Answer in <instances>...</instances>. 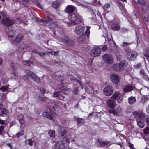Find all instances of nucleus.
I'll list each match as a JSON object with an SVG mask.
<instances>
[{
  "label": "nucleus",
  "mask_w": 149,
  "mask_h": 149,
  "mask_svg": "<svg viewBox=\"0 0 149 149\" xmlns=\"http://www.w3.org/2000/svg\"><path fill=\"white\" fill-rule=\"evenodd\" d=\"M61 109L58 106L55 105L53 106L50 107L47 110V112H44L43 116L53 120V118L50 115L48 112L51 115H57L58 113L61 111Z\"/></svg>",
  "instance_id": "f257e3e1"
},
{
  "label": "nucleus",
  "mask_w": 149,
  "mask_h": 149,
  "mask_svg": "<svg viewBox=\"0 0 149 149\" xmlns=\"http://www.w3.org/2000/svg\"><path fill=\"white\" fill-rule=\"evenodd\" d=\"M134 117L137 118V124L140 128H143L144 127L143 123V119L145 118V114L142 112H135L133 113Z\"/></svg>",
  "instance_id": "f03ea898"
},
{
  "label": "nucleus",
  "mask_w": 149,
  "mask_h": 149,
  "mask_svg": "<svg viewBox=\"0 0 149 149\" xmlns=\"http://www.w3.org/2000/svg\"><path fill=\"white\" fill-rule=\"evenodd\" d=\"M69 20L71 21V23L75 25L80 23L82 21L81 17L78 14L75 13L71 14L69 16Z\"/></svg>",
  "instance_id": "7ed1b4c3"
},
{
  "label": "nucleus",
  "mask_w": 149,
  "mask_h": 149,
  "mask_svg": "<svg viewBox=\"0 0 149 149\" xmlns=\"http://www.w3.org/2000/svg\"><path fill=\"white\" fill-rule=\"evenodd\" d=\"M69 140L68 138H64L62 141H58L55 144V149H65V144L68 143Z\"/></svg>",
  "instance_id": "20e7f679"
},
{
  "label": "nucleus",
  "mask_w": 149,
  "mask_h": 149,
  "mask_svg": "<svg viewBox=\"0 0 149 149\" xmlns=\"http://www.w3.org/2000/svg\"><path fill=\"white\" fill-rule=\"evenodd\" d=\"M113 88L111 86L108 85L105 86L103 89V94L106 96H110L113 94Z\"/></svg>",
  "instance_id": "39448f33"
},
{
  "label": "nucleus",
  "mask_w": 149,
  "mask_h": 149,
  "mask_svg": "<svg viewBox=\"0 0 149 149\" xmlns=\"http://www.w3.org/2000/svg\"><path fill=\"white\" fill-rule=\"evenodd\" d=\"M102 59L104 61L108 64L113 63V59L112 56L109 54H105L102 56Z\"/></svg>",
  "instance_id": "423d86ee"
},
{
  "label": "nucleus",
  "mask_w": 149,
  "mask_h": 149,
  "mask_svg": "<svg viewBox=\"0 0 149 149\" xmlns=\"http://www.w3.org/2000/svg\"><path fill=\"white\" fill-rule=\"evenodd\" d=\"M101 54L100 49L97 47H96L93 48L90 51V54L93 57H95L98 56Z\"/></svg>",
  "instance_id": "0eeeda50"
},
{
  "label": "nucleus",
  "mask_w": 149,
  "mask_h": 149,
  "mask_svg": "<svg viewBox=\"0 0 149 149\" xmlns=\"http://www.w3.org/2000/svg\"><path fill=\"white\" fill-rule=\"evenodd\" d=\"M6 33L9 38V40L11 41L12 39H14L15 35L16 34L15 31L10 30L9 28H7L6 30Z\"/></svg>",
  "instance_id": "6e6552de"
},
{
  "label": "nucleus",
  "mask_w": 149,
  "mask_h": 149,
  "mask_svg": "<svg viewBox=\"0 0 149 149\" xmlns=\"http://www.w3.org/2000/svg\"><path fill=\"white\" fill-rule=\"evenodd\" d=\"M137 55V53L132 51L129 52L127 53V57L129 60L133 61L136 58Z\"/></svg>",
  "instance_id": "1a4fd4ad"
},
{
  "label": "nucleus",
  "mask_w": 149,
  "mask_h": 149,
  "mask_svg": "<svg viewBox=\"0 0 149 149\" xmlns=\"http://www.w3.org/2000/svg\"><path fill=\"white\" fill-rule=\"evenodd\" d=\"M85 27L81 25H78L75 27V31L78 35H81L84 31Z\"/></svg>",
  "instance_id": "9d476101"
},
{
  "label": "nucleus",
  "mask_w": 149,
  "mask_h": 149,
  "mask_svg": "<svg viewBox=\"0 0 149 149\" xmlns=\"http://www.w3.org/2000/svg\"><path fill=\"white\" fill-rule=\"evenodd\" d=\"M62 41L65 43V44L68 46H72L74 44L72 40L69 39L67 37H64L62 39Z\"/></svg>",
  "instance_id": "9b49d317"
},
{
  "label": "nucleus",
  "mask_w": 149,
  "mask_h": 149,
  "mask_svg": "<svg viewBox=\"0 0 149 149\" xmlns=\"http://www.w3.org/2000/svg\"><path fill=\"white\" fill-rule=\"evenodd\" d=\"M110 79L115 84H118L120 80V78L116 74H112L111 75Z\"/></svg>",
  "instance_id": "f8f14e48"
},
{
  "label": "nucleus",
  "mask_w": 149,
  "mask_h": 149,
  "mask_svg": "<svg viewBox=\"0 0 149 149\" xmlns=\"http://www.w3.org/2000/svg\"><path fill=\"white\" fill-rule=\"evenodd\" d=\"M58 134L61 137V136H64V135L67 133V131L65 130V128L61 126H59L58 130Z\"/></svg>",
  "instance_id": "ddd939ff"
},
{
  "label": "nucleus",
  "mask_w": 149,
  "mask_h": 149,
  "mask_svg": "<svg viewBox=\"0 0 149 149\" xmlns=\"http://www.w3.org/2000/svg\"><path fill=\"white\" fill-rule=\"evenodd\" d=\"M6 86L1 87V91L3 92H6V93H3L2 95V101H4L6 98V94L7 93V91L8 90V86Z\"/></svg>",
  "instance_id": "4468645a"
},
{
  "label": "nucleus",
  "mask_w": 149,
  "mask_h": 149,
  "mask_svg": "<svg viewBox=\"0 0 149 149\" xmlns=\"http://www.w3.org/2000/svg\"><path fill=\"white\" fill-rule=\"evenodd\" d=\"M28 75L31 79L33 80L34 81L37 83L40 82V79L39 78L31 72H29Z\"/></svg>",
  "instance_id": "2eb2a0df"
},
{
  "label": "nucleus",
  "mask_w": 149,
  "mask_h": 149,
  "mask_svg": "<svg viewBox=\"0 0 149 149\" xmlns=\"http://www.w3.org/2000/svg\"><path fill=\"white\" fill-rule=\"evenodd\" d=\"M2 22L5 26H10L13 23V22L10 19L7 17L3 18Z\"/></svg>",
  "instance_id": "dca6fc26"
},
{
  "label": "nucleus",
  "mask_w": 149,
  "mask_h": 149,
  "mask_svg": "<svg viewBox=\"0 0 149 149\" xmlns=\"http://www.w3.org/2000/svg\"><path fill=\"white\" fill-rule=\"evenodd\" d=\"M52 17L53 16L51 15H46L45 17V20H44L42 19H40V21L44 24H47V22L50 21L52 19H53Z\"/></svg>",
  "instance_id": "f3484780"
},
{
  "label": "nucleus",
  "mask_w": 149,
  "mask_h": 149,
  "mask_svg": "<svg viewBox=\"0 0 149 149\" xmlns=\"http://www.w3.org/2000/svg\"><path fill=\"white\" fill-rule=\"evenodd\" d=\"M111 27L112 30L118 31L120 30V27L118 23L114 22L113 23L111 24Z\"/></svg>",
  "instance_id": "a211bd4d"
},
{
  "label": "nucleus",
  "mask_w": 149,
  "mask_h": 149,
  "mask_svg": "<svg viewBox=\"0 0 149 149\" xmlns=\"http://www.w3.org/2000/svg\"><path fill=\"white\" fill-rule=\"evenodd\" d=\"M107 103L110 108L113 109L115 104V100L113 99H110L108 101Z\"/></svg>",
  "instance_id": "6ab92c4d"
},
{
  "label": "nucleus",
  "mask_w": 149,
  "mask_h": 149,
  "mask_svg": "<svg viewBox=\"0 0 149 149\" xmlns=\"http://www.w3.org/2000/svg\"><path fill=\"white\" fill-rule=\"evenodd\" d=\"M75 8L73 5H68L66 7V11L69 13H71L74 11L75 10Z\"/></svg>",
  "instance_id": "aec40b11"
},
{
  "label": "nucleus",
  "mask_w": 149,
  "mask_h": 149,
  "mask_svg": "<svg viewBox=\"0 0 149 149\" xmlns=\"http://www.w3.org/2000/svg\"><path fill=\"white\" fill-rule=\"evenodd\" d=\"M133 88L132 85L129 84L125 86L123 88V90L125 92H127L133 90Z\"/></svg>",
  "instance_id": "412c9836"
},
{
  "label": "nucleus",
  "mask_w": 149,
  "mask_h": 149,
  "mask_svg": "<svg viewBox=\"0 0 149 149\" xmlns=\"http://www.w3.org/2000/svg\"><path fill=\"white\" fill-rule=\"evenodd\" d=\"M23 38L22 35L21 34L18 35L16 37H14V39H12L11 42H12L14 41L16 42H19L22 40Z\"/></svg>",
  "instance_id": "4be33fe9"
},
{
  "label": "nucleus",
  "mask_w": 149,
  "mask_h": 149,
  "mask_svg": "<svg viewBox=\"0 0 149 149\" xmlns=\"http://www.w3.org/2000/svg\"><path fill=\"white\" fill-rule=\"evenodd\" d=\"M118 64L121 71L123 70L127 65V62L126 61L124 60L122 61Z\"/></svg>",
  "instance_id": "5701e85b"
},
{
  "label": "nucleus",
  "mask_w": 149,
  "mask_h": 149,
  "mask_svg": "<svg viewBox=\"0 0 149 149\" xmlns=\"http://www.w3.org/2000/svg\"><path fill=\"white\" fill-rule=\"evenodd\" d=\"M8 114V111L6 109L4 108H1V116H6Z\"/></svg>",
  "instance_id": "b1692460"
},
{
  "label": "nucleus",
  "mask_w": 149,
  "mask_h": 149,
  "mask_svg": "<svg viewBox=\"0 0 149 149\" xmlns=\"http://www.w3.org/2000/svg\"><path fill=\"white\" fill-rule=\"evenodd\" d=\"M11 79L13 80L17 79L18 78L17 73L15 72H13L10 74Z\"/></svg>",
  "instance_id": "393cba45"
},
{
  "label": "nucleus",
  "mask_w": 149,
  "mask_h": 149,
  "mask_svg": "<svg viewBox=\"0 0 149 149\" xmlns=\"http://www.w3.org/2000/svg\"><path fill=\"white\" fill-rule=\"evenodd\" d=\"M128 102L130 104H132L136 102V99L135 97L131 96L128 99Z\"/></svg>",
  "instance_id": "a878e982"
},
{
  "label": "nucleus",
  "mask_w": 149,
  "mask_h": 149,
  "mask_svg": "<svg viewBox=\"0 0 149 149\" xmlns=\"http://www.w3.org/2000/svg\"><path fill=\"white\" fill-rule=\"evenodd\" d=\"M23 117L24 115L22 114H19L18 116V119L22 125L24 123Z\"/></svg>",
  "instance_id": "bb28decb"
},
{
  "label": "nucleus",
  "mask_w": 149,
  "mask_h": 149,
  "mask_svg": "<svg viewBox=\"0 0 149 149\" xmlns=\"http://www.w3.org/2000/svg\"><path fill=\"white\" fill-rule=\"evenodd\" d=\"M112 67L113 69L115 71H121L118 63L113 64Z\"/></svg>",
  "instance_id": "cd10ccee"
},
{
  "label": "nucleus",
  "mask_w": 149,
  "mask_h": 149,
  "mask_svg": "<svg viewBox=\"0 0 149 149\" xmlns=\"http://www.w3.org/2000/svg\"><path fill=\"white\" fill-rule=\"evenodd\" d=\"M143 55L146 59L149 58V48L146 49L143 52Z\"/></svg>",
  "instance_id": "c85d7f7f"
},
{
  "label": "nucleus",
  "mask_w": 149,
  "mask_h": 149,
  "mask_svg": "<svg viewBox=\"0 0 149 149\" xmlns=\"http://www.w3.org/2000/svg\"><path fill=\"white\" fill-rule=\"evenodd\" d=\"M115 46L116 47L115 52L116 55H118V54H122V49L119 47H117V45L116 44H115Z\"/></svg>",
  "instance_id": "c756f323"
},
{
  "label": "nucleus",
  "mask_w": 149,
  "mask_h": 149,
  "mask_svg": "<svg viewBox=\"0 0 149 149\" xmlns=\"http://www.w3.org/2000/svg\"><path fill=\"white\" fill-rule=\"evenodd\" d=\"M38 100L40 101H45L46 100L47 98L43 95H39L37 98Z\"/></svg>",
  "instance_id": "7c9ffc66"
},
{
  "label": "nucleus",
  "mask_w": 149,
  "mask_h": 149,
  "mask_svg": "<svg viewBox=\"0 0 149 149\" xmlns=\"http://www.w3.org/2000/svg\"><path fill=\"white\" fill-rule=\"evenodd\" d=\"M99 144L102 146H105L108 145L109 143L107 141H99Z\"/></svg>",
  "instance_id": "2f4dec72"
},
{
  "label": "nucleus",
  "mask_w": 149,
  "mask_h": 149,
  "mask_svg": "<svg viewBox=\"0 0 149 149\" xmlns=\"http://www.w3.org/2000/svg\"><path fill=\"white\" fill-rule=\"evenodd\" d=\"M120 93L118 91L115 92L111 97V98L115 100L117 98H118L120 95Z\"/></svg>",
  "instance_id": "473e14b6"
},
{
  "label": "nucleus",
  "mask_w": 149,
  "mask_h": 149,
  "mask_svg": "<svg viewBox=\"0 0 149 149\" xmlns=\"http://www.w3.org/2000/svg\"><path fill=\"white\" fill-rule=\"evenodd\" d=\"M115 110L116 113V115L120 113L123 111L122 109L120 106H118L117 108L115 109Z\"/></svg>",
  "instance_id": "72a5a7b5"
},
{
  "label": "nucleus",
  "mask_w": 149,
  "mask_h": 149,
  "mask_svg": "<svg viewBox=\"0 0 149 149\" xmlns=\"http://www.w3.org/2000/svg\"><path fill=\"white\" fill-rule=\"evenodd\" d=\"M139 73L143 78H146L147 76V75L143 69L139 71Z\"/></svg>",
  "instance_id": "f704fd0d"
},
{
  "label": "nucleus",
  "mask_w": 149,
  "mask_h": 149,
  "mask_svg": "<svg viewBox=\"0 0 149 149\" xmlns=\"http://www.w3.org/2000/svg\"><path fill=\"white\" fill-rule=\"evenodd\" d=\"M57 24L56 22H52L49 24V27L50 28H53L56 27Z\"/></svg>",
  "instance_id": "c9c22d12"
},
{
  "label": "nucleus",
  "mask_w": 149,
  "mask_h": 149,
  "mask_svg": "<svg viewBox=\"0 0 149 149\" xmlns=\"http://www.w3.org/2000/svg\"><path fill=\"white\" fill-rule=\"evenodd\" d=\"M49 135L51 137H54L55 136V133L54 130H49L48 132Z\"/></svg>",
  "instance_id": "e433bc0d"
},
{
  "label": "nucleus",
  "mask_w": 149,
  "mask_h": 149,
  "mask_svg": "<svg viewBox=\"0 0 149 149\" xmlns=\"http://www.w3.org/2000/svg\"><path fill=\"white\" fill-rule=\"evenodd\" d=\"M61 94V93L60 91H55L53 93V96L54 97H57V98H58L59 96Z\"/></svg>",
  "instance_id": "4c0bfd02"
},
{
  "label": "nucleus",
  "mask_w": 149,
  "mask_h": 149,
  "mask_svg": "<svg viewBox=\"0 0 149 149\" xmlns=\"http://www.w3.org/2000/svg\"><path fill=\"white\" fill-rule=\"evenodd\" d=\"M89 92L91 93L96 94L97 92V91H94L93 90V88L92 87H90L89 88Z\"/></svg>",
  "instance_id": "58836bf2"
},
{
  "label": "nucleus",
  "mask_w": 149,
  "mask_h": 149,
  "mask_svg": "<svg viewBox=\"0 0 149 149\" xmlns=\"http://www.w3.org/2000/svg\"><path fill=\"white\" fill-rule=\"evenodd\" d=\"M52 6L55 8H57L58 6V3L56 2H54L52 3Z\"/></svg>",
  "instance_id": "ea45409f"
},
{
  "label": "nucleus",
  "mask_w": 149,
  "mask_h": 149,
  "mask_svg": "<svg viewBox=\"0 0 149 149\" xmlns=\"http://www.w3.org/2000/svg\"><path fill=\"white\" fill-rule=\"evenodd\" d=\"M110 7V4L108 3H107L104 4V6L103 7V8L104 10H106L107 9L109 8Z\"/></svg>",
  "instance_id": "a19ab883"
},
{
  "label": "nucleus",
  "mask_w": 149,
  "mask_h": 149,
  "mask_svg": "<svg viewBox=\"0 0 149 149\" xmlns=\"http://www.w3.org/2000/svg\"><path fill=\"white\" fill-rule=\"evenodd\" d=\"M84 38L82 36H80L79 38H78L77 39V41H78L79 42L81 43L82 42L84 41Z\"/></svg>",
  "instance_id": "79ce46f5"
},
{
  "label": "nucleus",
  "mask_w": 149,
  "mask_h": 149,
  "mask_svg": "<svg viewBox=\"0 0 149 149\" xmlns=\"http://www.w3.org/2000/svg\"><path fill=\"white\" fill-rule=\"evenodd\" d=\"M108 111L109 113H112L114 115H116V112L115 110L113 109H109L108 110Z\"/></svg>",
  "instance_id": "37998d69"
},
{
  "label": "nucleus",
  "mask_w": 149,
  "mask_h": 149,
  "mask_svg": "<svg viewBox=\"0 0 149 149\" xmlns=\"http://www.w3.org/2000/svg\"><path fill=\"white\" fill-rule=\"evenodd\" d=\"M148 99L146 97H143L141 98V102L143 104H144L145 102H147L148 100Z\"/></svg>",
  "instance_id": "c03bdc74"
},
{
  "label": "nucleus",
  "mask_w": 149,
  "mask_h": 149,
  "mask_svg": "<svg viewBox=\"0 0 149 149\" xmlns=\"http://www.w3.org/2000/svg\"><path fill=\"white\" fill-rule=\"evenodd\" d=\"M144 133L145 134H147L149 133V127H147L144 130Z\"/></svg>",
  "instance_id": "a18cd8bd"
},
{
  "label": "nucleus",
  "mask_w": 149,
  "mask_h": 149,
  "mask_svg": "<svg viewBox=\"0 0 149 149\" xmlns=\"http://www.w3.org/2000/svg\"><path fill=\"white\" fill-rule=\"evenodd\" d=\"M29 72L30 71L29 70H26V72L27 73V74L26 76H24V79L25 80H28L29 79V78L28 76L29 77H30L28 75V74L29 73Z\"/></svg>",
  "instance_id": "49530a36"
},
{
  "label": "nucleus",
  "mask_w": 149,
  "mask_h": 149,
  "mask_svg": "<svg viewBox=\"0 0 149 149\" xmlns=\"http://www.w3.org/2000/svg\"><path fill=\"white\" fill-rule=\"evenodd\" d=\"M29 144L31 146H32L33 144V142H34V141H33L31 139H29L27 140Z\"/></svg>",
  "instance_id": "de8ad7c7"
},
{
  "label": "nucleus",
  "mask_w": 149,
  "mask_h": 149,
  "mask_svg": "<svg viewBox=\"0 0 149 149\" xmlns=\"http://www.w3.org/2000/svg\"><path fill=\"white\" fill-rule=\"evenodd\" d=\"M77 122L78 123H81L84 122V120L82 118H78L77 119Z\"/></svg>",
  "instance_id": "09e8293b"
},
{
  "label": "nucleus",
  "mask_w": 149,
  "mask_h": 149,
  "mask_svg": "<svg viewBox=\"0 0 149 149\" xmlns=\"http://www.w3.org/2000/svg\"><path fill=\"white\" fill-rule=\"evenodd\" d=\"M51 54L54 56H57L58 55L59 52L58 51H51Z\"/></svg>",
  "instance_id": "8fccbe9b"
},
{
  "label": "nucleus",
  "mask_w": 149,
  "mask_h": 149,
  "mask_svg": "<svg viewBox=\"0 0 149 149\" xmlns=\"http://www.w3.org/2000/svg\"><path fill=\"white\" fill-rule=\"evenodd\" d=\"M23 134H24V133H23V131L22 130L21 132L17 134H16L17 137V138H19L20 136L23 135Z\"/></svg>",
  "instance_id": "3c124183"
},
{
  "label": "nucleus",
  "mask_w": 149,
  "mask_h": 149,
  "mask_svg": "<svg viewBox=\"0 0 149 149\" xmlns=\"http://www.w3.org/2000/svg\"><path fill=\"white\" fill-rule=\"evenodd\" d=\"M116 58L117 60L119 61L121 60V54H119L118 55H116Z\"/></svg>",
  "instance_id": "603ef678"
},
{
  "label": "nucleus",
  "mask_w": 149,
  "mask_h": 149,
  "mask_svg": "<svg viewBox=\"0 0 149 149\" xmlns=\"http://www.w3.org/2000/svg\"><path fill=\"white\" fill-rule=\"evenodd\" d=\"M121 96V95H119L117 98V101L119 103L121 102L123 100L122 98H120Z\"/></svg>",
  "instance_id": "864d4df0"
},
{
  "label": "nucleus",
  "mask_w": 149,
  "mask_h": 149,
  "mask_svg": "<svg viewBox=\"0 0 149 149\" xmlns=\"http://www.w3.org/2000/svg\"><path fill=\"white\" fill-rule=\"evenodd\" d=\"M3 84L6 83L7 82V80L6 77V75H5L3 76V77L2 79Z\"/></svg>",
  "instance_id": "5fc2aeb1"
},
{
  "label": "nucleus",
  "mask_w": 149,
  "mask_h": 149,
  "mask_svg": "<svg viewBox=\"0 0 149 149\" xmlns=\"http://www.w3.org/2000/svg\"><path fill=\"white\" fill-rule=\"evenodd\" d=\"M23 63L27 66H30V61H24L23 62Z\"/></svg>",
  "instance_id": "6e6d98bb"
},
{
  "label": "nucleus",
  "mask_w": 149,
  "mask_h": 149,
  "mask_svg": "<svg viewBox=\"0 0 149 149\" xmlns=\"http://www.w3.org/2000/svg\"><path fill=\"white\" fill-rule=\"evenodd\" d=\"M34 52L35 53L38 54L39 56H43L45 54V53H42L39 52L37 51H36V50L34 51Z\"/></svg>",
  "instance_id": "4d7b16f0"
},
{
  "label": "nucleus",
  "mask_w": 149,
  "mask_h": 149,
  "mask_svg": "<svg viewBox=\"0 0 149 149\" xmlns=\"http://www.w3.org/2000/svg\"><path fill=\"white\" fill-rule=\"evenodd\" d=\"M35 111L37 114H39L40 112V110L38 108H36L35 109Z\"/></svg>",
  "instance_id": "13d9d810"
},
{
  "label": "nucleus",
  "mask_w": 149,
  "mask_h": 149,
  "mask_svg": "<svg viewBox=\"0 0 149 149\" xmlns=\"http://www.w3.org/2000/svg\"><path fill=\"white\" fill-rule=\"evenodd\" d=\"M58 99L61 100H63L64 99V97L61 94Z\"/></svg>",
  "instance_id": "bf43d9fd"
},
{
  "label": "nucleus",
  "mask_w": 149,
  "mask_h": 149,
  "mask_svg": "<svg viewBox=\"0 0 149 149\" xmlns=\"http://www.w3.org/2000/svg\"><path fill=\"white\" fill-rule=\"evenodd\" d=\"M90 27H87V29L86 30V31L85 32V33L86 34L87 36H88L89 33H90V31L89 30V29H90Z\"/></svg>",
  "instance_id": "052dcab7"
},
{
  "label": "nucleus",
  "mask_w": 149,
  "mask_h": 149,
  "mask_svg": "<svg viewBox=\"0 0 149 149\" xmlns=\"http://www.w3.org/2000/svg\"><path fill=\"white\" fill-rule=\"evenodd\" d=\"M141 66V64L140 63H138L137 64L135 65L134 66V67L135 68H139Z\"/></svg>",
  "instance_id": "680f3d73"
},
{
  "label": "nucleus",
  "mask_w": 149,
  "mask_h": 149,
  "mask_svg": "<svg viewBox=\"0 0 149 149\" xmlns=\"http://www.w3.org/2000/svg\"><path fill=\"white\" fill-rule=\"evenodd\" d=\"M40 90L41 93L42 94H44L46 91V90L44 88H41Z\"/></svg>",
  "instance_id": "e2e57ef3"
},
{
  "label": "nucleus",
  "mask_w": 149,
  "mask_h": 149,
  "mask_svg": "<svg viewBox=\"0 0 149 149\" xmlns=\"http://www.w3.org/2000/svg\"><path fill=\"white\" fill-rule=\"evenodd\" d=\"M78 91V88H74L73 90V93L74 94H77V93Z\"/></svg>",
  "instance_id": "0e129e2a"
},
{
  "label": "nucleus",
  "mask_w": 149,
  "mask_h": 149,
  "mask_svg": "<svg viewBox=\"0 0 149 149\" xmlns=\"http://www.w3.org/2000/svg\"><path fill=\"white\" fill-rule=\"evenodd\" d=\"M129 45V43L126 42H124L123 43H122L121 45V46L122 47L126 46H127Z\"/></svg>",
  "instance_id": "69168bd1"
},
{
  "label": "nucleus",
  "mask_w": 149,
  "mask_h": 149,
  "mask_svg": "<svg viewBox=\"0 0 149 149\" xmlns=\"http://www.w3.org/2000/svg\"><path fill=\"white\" fill-rule=\"evenodd\" d=\"M107 49V47L105 45H104L102 47V50L103 51H105Z\"/></svg>",
  "instance_id": "338daca9"
},
{
  "label": "nucleus",
  "mask_w": 149,
  "mask_h": 149,
  "mask_svg": "<svg viewBox=\"0 0 149 149\" xmlns=\"http://www.w3.org/2000/svg\"><path fill=\"white\" fill-rule=\"evenodd\" d=\"M139 2L140 4L141 5H144L145 3L144 0H139Z\"/></svg>",
  "instance_id": "774afa93"
}]
</instances>
